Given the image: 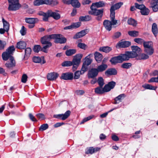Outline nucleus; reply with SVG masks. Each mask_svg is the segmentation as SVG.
<instances>
[{
    "instance_id": "obj_7",
    "label": "nucleus",
    "mask_w": 158,
    "mask_h": 158,
    "mask_svg": "<svg viewBox=\"0 0 158 158\" xmlns=\"http://www.w3.org/2000/svg\"><path fill=\"white\" fill-rule=\"evenodd\" d=\"M62 35L60 34H54L53 39L56 43L62 44L66 42L67 40L65 37H62Z\"/></svg>"
},
{
    "instance_id": "obj_26",
    "label": "nucleus",
    "mask_w": 158,
    "mask_h": 158,
    "mask_svg": "<svg viewBox=\"0 0 158 158\" xmlns=\"http://www.w3.org/2000/svg\"><path fill=\"white\" fill-rule=\"evenodd\" d=\"M120 58H121L122 62L124 61H127L129 60V56L128 53V51L125 52L124 54H121L119 55Z\"/></svg>"
},
{
    "instance_id": "obj_2",
    "label": "nucleus",
    "mask_w": 158,
    "mask_h": 158,
    "mask_svg": "<svg viewBox=\"0 0 158 158\" xmlns=\"http://www.w3.org/2000/svg\"><path fill=\"white\" fill-rule=\"evenodd\" d=\"M82 57L83 54L81 53L77 54L74 56L72 61H65L62 63L61 65L64 67L69 66L73 65V71H75L79 65Z\"/></svg>"
},
{
    "instance_id": "obj_10",
    "label": "nucleus",
    "mask_w": 158,
    "mask_h": 158,
    "mask_svg": "<svg viewBox=\"0 0 158 158\" xmlns=\"http://www.w3.org/2000/svg\"><path fill=\"white\" fill-rule=\"evenodd\" d=\"M116 84V82L113 81L109 82L104 86V89L106 92H108L114 87Z\"/></svg>"
},
{
    "instance_id": "obj_36",
    "label": "nucleus",
    "mask_w": 158,
    "mask_h": 158,
    "mask_svg": "<svg viewBox=\"0 0 158 158\" xmlns=\"http://www.w3.org/2000/svg\"><path fill=\"white\" fill-rule=\"evenodd\" d=\"M2 21L3 25L4 28L5 29L6 32L8 31L9 28V24L4 18L2 19Z\"/></svg>"
},
{
    "instance_id": "obj_63",
    "label": "nucleus",
    "mask_w": 158,
    "mask_h": 158,
    "mask_svg": "<svg viewBox=\"0 0 158 158\" xmlns=\"http://www.w3.org/2000/svg\"><path fill=\"white\" fill-rule=\"evenodd\" d=\"M26 29L24 26L22 27L20 31V32L22 35H24L26 34Z\"/></svg>"
},
{
    "instance_id": "obj_62",
    "label": "nucleus",
    "mask_w": 158,
    "mask_h": 158,
    "mask_svg": "<svg viewBox=\"0 0 158 158\" xmlns=\"http://www.w3.org/2000/svg\"><path fill=\"white\" fill-rule=\"evenodd\" d=\"M27 76L26 74H23L22 76L21 81L22 82L25 83L26 82Z\"/></svg>"
},
{
    "instance_id": "obj_13",
    "label": "nucleus",
    "mask_w": 158,
    "mask_h": 158,
    "mask_svg": "<svg viewBox=\"0 0 158 158\" xmlns=\"http://www.w3.org/2000/svg\"><path fill=\"white\" fill-rule=\"evenodd\" d=\"M33 61L35 63H40L41 64L46 63V61L44 56L39 57L35 56L33 58Z\"/></svg>"
},
{
    "instance_id": "obj_27",
    "label": "nucleus",
    "mask_w": 158,
    "mask_h": 158,
    "mask_svg": "<svg viewBox=\"0 0 158 158\" xmlns=\"http://www.w3.org/2000/svg\"><path fill=\"white\" fill-rule=\"evenodd\" d=\"M94 56L95 60L98 63L101 62L103 58L102 55L101 53L97 52L95 53Z\"/></svg>"
},
{
    "instance_id": "obj_32",
    "label": "nucleus",
    "mask_w": 158,
    "mask_h": 158,
    "mask_svg": "<svg viewBox=\"0 0 158 158\" xmlns=\"http://www.w3.org/2000/svg\"><path fill=\"white\" fill-rule=\"evenodd\" d=\"M90 54L89 55L85 58V61L83 63L86 66L90 65L92 62V60L90 58Z\"/></svg>"
},
{
    "instance_id": "obj_30",
    "label": "nucleus",
    "mask_w": 158,
    "mask_h": 158,
    "mask_svg": "<svg viewBox=\"0 0 158 158\" xmlns=\"http://www.w3.org/2000/svg\"><path fill=\"white\" fill-rule=\"evenodd\" d=\"M152 30L153 33L156 36L158 33V29L157 24L155 23H153L152 26Z\"/></svg>"
},
{
    "instance_id": "obj_49",
    "label": "nucleus",
    "mask_w": 158,
    "mask_h": 158,
    "mask_svg": "<svg viewBox=\"0 0 158 158\" xmlns=\"http://www.w3.org/2000/svg\"><path fill=\"white\" fill-rule=\"evenodd\" d=\"M81 71H77L74 73V79H78L79 78L80 75L82 74Z\"/></svg>"
},
{
    "instance_id": "obj_56",
    "label": "nucleus",
    "mask_w": 158,
    "mask_h": 158,
    "mask_svg": "<svg viewBox=\"0 0 158 158\" xmlns=\"http://www.w3.org/2000/svg\"><path fill=\"white\" fill-rule=\"evenodd\" d=\"M131 65L130 63H124L122 65L121 67L123 68L128 69L131 67Z\"/></svg>"
},
{
    "instance_id": "obj_4",
    "label": "nucleus",
    "mask_w": 158,
    "mask_h": 158,
    "mask_svg": "<svg viewBox=\"0 0 158 158\" xmlns=\"http://www.w3.org/2000/svg\"><path fill=\"white\" fill-rule=\"evenodd\" d=\"M9 5V10L15 11L19 10L21 6L19 3V0H8Z\"/></svg>"
},
{
    "instance_id": "obj_15",
    "label": "nucleus",
    "mask_w": 158,
    "mask_h": 158,
    "mask_svg": "<svg viewBox=\"0 0 158 158\" xmlns=\"http://www.w3.org/2000/svg\"><path fill=\"white\" fill-rule=\"evenodd\" d=\"M48 13L50 17H52L55 20H58L60 18V16L59 14L53 12L51 10H48Z\"/></svg>"
},
{
    "instance_id": "obj_23",
    "label": "nucleus",
    "mask_w": 158,
    "mask_h": 158,
    "mask_svg": "<svg viewBox=\"0 0 158 158\" xmlns=\"http://www.w3.org/2000/svg\"><path fill=\"white\" fill-rule=\"evenodd\" d=\"M26 43L23 41H20L18 42L16 44V47L18 49H24L26 47Z\"/></svg>"
},
{
    "instance_id": "obj_33",
    "label": "nucleus",
    "mask_w": 158,
    "mask_h": 158,
    "mask_svg": "<svg viewBox=\"0 0 158 158\" xmlns=\"http://www.w3.org/2000/svg\"><path fill=\"white\" fill-rule=\"evenodd\" d=\"M70 4L75 8H79L81 6L80 3L77 0H71Z\"/></svg>"
},
{
    "instance_id": "obj_5",
    "label": "nucleus",
    "mask_w": 158,
    "mask_h": 158,
    "mask_svg": "<svg viewBox=\"0 0 158 158\" xmlns=\"http://www.w3.org/2000/svg\"><path fill=\"white\" fill-rule=\"evenodd\" d=\"M110 17L111 21L106 20L104 21L103 23V24L105 28L108 31H110L112 29V25H115L117 23V20H115V19H112L111 17V15H110Z\"/></svg>"
},
{
    "instance_id": "obj_21",
    "label": "nucleus",
    "mask_w": 158,
    "mask_h": 158,
    "mask_svg": "<svg viewBox=\"0 0 158 158\" xmlns=\"http://www.w3.org/2000/svg\"><path fill=\"white\" fill-rule=\"evenodd\" d=\"M106 3L103 1H99L98 2H96L92 3L91 6L97 8H101L105 6Z\"/></svg>"
},
{
    "instance_id": "obj_18",
    "label": "nucleus",
    "mask_w": 158,
    "mask_h": 158,
    "mask_svg": "<svg viewBox=\"0 0 158 158\" xmlns=\"http://www.w3.org/2000/svg\"><path fill=\"white\" fill-rule=\"evenodd\" d=\"M110 61L113 64H115L118 63H122V61H121V58H120L119 55L112 57L110 60Z\"/></svg>"
},
{
    "instance_id": "obj_41",
    "label": "nucleus",
    "mask_w": 158,
    "mask_h": 158,
    "mask_svg": "<svg viewBox=\"0 0 158 158\" xmlns=\"http://www.w3.org/2000/svg\"><path fill=\"white\" fill-rule=\"evenodd\" d=\"M142 87L146 89L150 90H156V87L152 86L148 84H145L142 85Z\"/></svg>"
},
{
    "instance_id": "obj_9",
    "label": "nucleus",
    "mask_w": 158,
    "mask_h": 158,
    "mask_svg": "<svg viewBox=\"0 0 158 158\" xmlns=\"http://www.w3.org/2000/svg\"><path fill=\"white\" fill-rule=\"evenodd\" d=\"M70 113L71 112L70 110H68L64 114L54 115L53 117L55 118L64 120L68 118L70 115Z\"/></svg>"
},
{
    "instance_id": "obj_31",
    "label": "nucleus",
    "mask_w": 158,
    "mask_h": 158,
    "mask_svg": "<svg viewBox=\"0 0 158 158\" xmlns=\"http://www.w3.org/2000/svg\"><path fill=\"white\" fill-rule=\"evenodd\" d=\"M91 16L89 15L80 16L79 18V20L80 21H87L91 20Z\"/></svg>"
},
{
    "instance_id": "obj_19",
    "label": "nucleus",
    "mask_w": 158,
    "mask_h": 158,
    "mask_svg": "<svg viewBox=\"0 0 158 158\" xmlns=\"http://www.w3.org/2000/svg\"><path fill=\"white\" fill-rule=\"evenodd\" d=\"M126 97V95L124 94H121L116 97L114 99V104H117L121 102L122 100Z\"/></svg>"
},
{
    "instance_id": "obj_37",
    "label": "nucleus",
    "mask_w": 158,
    "mask_h": 158,
    "mask_svg": "<svg viewBox=\"0 0 158 158\" xmlns=\"http://www.w3.org/2000/svg\"><path fill=\"white\" fill-rule=\"evenodd\" d=\"M144 51L149 55H152L154 52V49L153 47L150 48L144 49Z\"/></svg>"
},
{
    "instance_id": "obj_45",
    "label": "nucleus",
    "mask_w": 158,
    "mask_h": 158,
    "mask_svg": "<svg viewBox=\"0 0 158 158\" xmlns=\"http://www.w3.org/2000/svg\"><path fill=\"white\" fill-rule=\"evenodd\" d=\"M35 19H34L33 18H26L25 19V22L28 23H35Z\"/></svg>"
},
{
    "instance_id": "obj_42",
    "label": "nucleus",
    "mask_w": 158,
    "mask_h": 158,
    "mask_svg": "<svg viewBox=\"0 0 158 158\" xmlns=\"http://www.w3.org/2000/svg\"><path fill=\"white\" fill-rule=\"evenodd\" d=\"M128 34L130 36L136 37L138 35L139 32L135 31H128Z\"/></svg>"
},
{
    "instance_id": "obj_61",
    "label": "nucleus",
    "mask_w": 158,
    "mask_h": 158,
    "mask_svg": "<svg viewBox=\"0 0 158 158\" xmlns=\"http://www.w3.org/2000/svg\"><path fill=\"white\" fill-rule=\"evenodd\" d=\"M81 23L80 22L73 23L72 24L73 29L79 27L81 26Z\"/></svg>"
},
{
    "instance_id": "obj_17",
    "label": "nucleus",
    "mask_w": 158,
    "mask_h": 158,
    "mask_svg": "<svg viewBox=\"0 0 158 158\" xmlns=\"http://www.w3.org/2000/svg\"><path fill=\"white\" fill-rule=\"evenodd\" d=\"M58 76V74L57 73L52 72L48 73L47 76V78L48 80L53 81L56 80Z\"/></svg>"
},
{
    "instance_id": "obj_50",
    "label": "nucleus",
    "mask_w": 158,
    "mask_h": 158,
    "mask_svg": "<svg viewBox=\"0 0 158 158\" xmlns=\"http://www.w3.org/2000/svg\"><path fill=\"white\" fill-rule=\"evenodd\" d=\"M77 46L78 48L84 50L87 47L86 45L84 43H78Z\"/></svg>"
},
{
    "instance_id": "obj_51",
    "label": "nucleus",
    "mask_w": 158,
    "mask_h": 158,
    "mask_svg": "<svg viewBox=\"0 0 158 158\" xmlns=\"http://www.w3.org/2000/svg\"><path fill=\"white\" fill-rule=\"evenodd\" d=\"M135 7L138 9H139L141 10L143 8L145 7V6L143 4L139 5L137 3H135Z\"/></svg>"
},
{
    "instance_id": "obj_43",
    "label": "nucleus",
    "mask_w": 158,
    "mask_h": 158,
    "mask_svg": "<svg viewBox=\"0 0 158 158\" xmlns=\"http://www.w3.org/2000/svg\"><path fill=\"white\" fill-rule=\"evenodd\" d=\"M35 6H39L44 4V0H35L33 2Z\"/></svg>"
},
{
    "instance_id": "obj_44",
    "label": "nucleus",
    "mask_w": 158,
    "mask_h": 158,
    "mask_svg": "<svg viewBox=\"0 0 158 158\" xmlns=\"http://www.w3.org/2000/svg\"><path fill=\"white\" fill-rule=\"evenodd\" d=\"M128 53L129 56V59L133 58L136 57L138 54L137 53L135 52L134 51L128 52Z\"/></svg>"
},
{
    "instance_id": "obj_39",
    "label": "nucleus",
    "mask_w": 158,
    "mask_h": 158,
    "mask_svg": "<svg viewBox=\"0 0 158 158\" xmlns=\"http://www.w3.org/2000/svg\"><path fill=\"white\" fill-rule=\"evenodd\" d=\"M31 49L29 48H27L25 49V54L24 58L27 59L31 53Z\"/></svg>"
},
{
    "instance_id": "obj_40",
    "label": "nucleus",
    "mask_w": 158,
    "mask_h": 158,
    "mask_svg": "<svg viewBox=\"0 0 158 158\" xmlns=\"http://www.w3.org/2000/svg\"><path fill=\"white\" fill-rule=\"evenodd\" d=\"M127 23L129 25H132L133 26H136L137 24L136 21L134 19L131 18L128 20Z\"/></svg>"
},
{
    "instance_id": "obj_6",
    "label": "nucleus",
    "mask_w": 158,
    "mask_h": 158,
    "mask_svg": "<svg viewBox=\"0 0 158 158\" xmlns=\"http://www.w3.org/2000/svg\"><path fill=\"white\" fill-rule=\"evenodd\" d=\"M123 4V3L122 2H119L111 6L110 9V15H111V18L113 19H115V10L119 9Z\"/></svg>"
},
{
    "instance_id": "obj_48",
    "label": "nucleus",
    "mask_w": 158,
    "mask_h": 158,
    "mask_svg": "<svg viewBox=\"0 0 158 158\" xmlns=\"http://www.w3.org/2000/svg\"><path fill=\"white\" fill-rule=\"evenodd\" d=\"M121 35V33L120 32L117 31L115 32L113 35L112 36V38L113 39H116L120 37Z\"/></svg>"
},
{
    "instance_id": "obj_8",
    "label": "nucleus",
    "mask_w": 158,
    "mask_h": 158,
    "mask_svg": "<svg viewBox=\"0 0 158 158\" xmlns=\"http://www.w3.org/2000/svg\"><path fill=\"white\" fill-rule=\"evenodd\" d=\"M54 34L46 35L41 38V43L42 44H52L50 42L51 39H53Z\"/></svg>"
},
{
    "instance_id": "obj_46",
    "label": "nucleus",
    "mask_w": 158,
    "mask_h": 158,
    "mask_svg": "<svg viewBox=\"0 0 158 158\" xmlns=\"http://www.w3.org/2000/svg\"><path fill=\"white\" fill-rule=\"evenodd\" d=\"M97 82L100 86L102 87L105 84L104 79L101 77H99L98 78Z\"/></svg>"
},
{
    "instance_id": "obj_14",
    "label": "nucleus",
    "mask_w": 158,
    "mask_h": 158,
    "mask_svg": "<svg viewBox=\"0 0 158 158\" xmlns=\"http://www.w3.org/2000/svg\"><path fill=\"white\" fill-rule=\"evenodd\" d=\"M88 32V30L86 29L77 32L73 37V39H77L82 37L85 35Z\"/></svg>"
},
{
    "instance_id": "obj_11",
    "label": "nucleus",
    "mask_w": 158,
    "mask_h": 158,
    "mask_svg": "<svg viewBox=\"0 0 158 158\" xmlns=\"http://www.w3.org/2000/svg\"><path fill=\"white\" fill-rule=\"evenodd\" d=\"M98 72L96 68H92L89 71L88 74L89 78H93L96 77L98 75Z\"/></svg>"
},
{
    "instance_id": "obj_38",
    "label": "nucleus",
    "mask_w": 158,
    "mask_h": 158,
    "mask_svg": "<svg viewBox=\"0 0 158 158\" xmlns=\"http://www.w3.org/2000/svg\"><path fill=\"white\" fill-rule=\"evenodd\" d=\"M140 12L143 15H147L149 14L150 10L148 8L145 6L144 8L140 11Z\"/></svg>"
},
{
    "instance_id": "obj_25",
    "label": "nucleus",
    "mask_w": 158,
    "mask_h": 158,
    "mask_svg": "<svg viewBox=\"0 0 158 158\" xmlns=\"http://www.w3.org/2000/svg\"><path fill=\"white\" fill-rule=\"evenodd\" d=\"M102 86L98 87L95 89V92L97 94H104L105 92H106L105 89H104V87H102Z\"/></svg>"
},
{
    "instance_id": "obj_53",
    "label": "nucleus",
    "mask_w": 158,
    "mask_h": 158,
    "mask_svg": "<svg viewBox=\"0 0 158 158\" xmlns=\"http://www.w3.org/2000/svg\"><path fill=\"white\" fill-rule=\"evenodd\" d=\"M6 44V43L5 41L0 40V50H3Z\"/></svg>"
},
{
    "instance_id": "obj_24",
    "label": "nucleus",
    "mask_w": 158,
    "mask_h": 158,
    "mask_svg": "<svg viewBox=\"0 0 158 158\" xmlns=\"http://www.w3.org/2000/svg\"><path fill=\"white\" fill-rule=\"evenodd\" d=\"M107 65L106 64H102L98 66L96 69L98 73L102 72L105 70L107 68Z\"/></svg>"
},
{
    "instance_id": "obj_16",
    "label": "nucleus",
    "mask_w": 158,
    "mask_h": 158,
    "mask_svg": "<svg viewBox=\"0 0 158 158\" xmlns=\"http://www.w3.org/2000/svg\"><path fill=\"white\" fill-rule=\"evenodd\" d=\"M61 78L64 80H71L73 78V74L71 73H63Z\"/></svg>"
},
{
    "instance_id": "obj_60",
    "label": "nucleus",
    "mask_w": 158,
    "mask_h": 158,
    "mask_svg": "<svg viewBox=\"0 0 158 158\" xmlns=\"http://www.w3.org/2000/svg\"><path fill=\"white\" fill-rule=\"evenodd\" d=\"M87 66L85 65V64H84L83 63L82 67L81 69V71L82 74H84V73L86 72L87 69Z\"/></svg>"
},
{
    "instance_id": "obj_35",
    "label": "nucleus",
    "mask_w": 158,
    "mask_h": 158,
    "mask_svg": "<svg viewBox=\"0 0 158 158\" xmlns=\"http://www.w3.org/2000/svg\"><path fill=\"white\" fill-rule=\"evenodd\" d=\"M77 50L75 49H69L66 51L65 54L67 56H71L75 54Z\"/></svg>"
},
{
    "instance_id": "obj_29",
    "label": "nucleus",
    "mask_w": 158,
    "mask_h": 158,
    "mask_svg": "<svg viewBox=\"0 0 158 158\" xmlns=\"http://www.w3.org/2000/svg\"><path fill=\"white\" fill-rule=\"evenodd\" d=\"M112 48L109 46L101 47L99 48V51L105 53H108L112 50Z\"/></svg>"
},
{
    "instance_id": "obj_3",
    "label": "nucleus",
    "mask_w": 158,
    "mask_h": 158,
    "mask_svg": "<svg viewBox=\"0 0 158 158\" xmlns=\"http://www.w3.org/2000/svg\"><path fill=\"white\" fill-rule=\"evenodd\" d=\"M91 10L89 11V14L90 15L97 16L96 18V20L98 21H101L102 20L104 12V9H97L93 6H90Z\"/></svg>"
},
{
    "instance_id": "obj_64",
    "label": "nucleus",
    "mask_w": 158,
    "mask_h": 158,
    "mask_svg": "<svg viewBox=\"0 0 158 158\" xmlns=\"http://www.w3.org/2000/svg\"><path fill=\"white\" fill-rule=\"evenodd\" d=\"M158 3V0H152L151 2V7L152 8L156 5H157Z\"/></svg>"
},
{
    "instance_id": "obj_34",
    "label": "nucleus",
    "mask_w": 158,
    "mask_h": 158,
    "mask_svg": "<svg viewBox=\"0 0 158 158\" xmlns=\"http://www.w3.org/2000/svg\"><path fill=\"white\" fill-rule=\"evenodd\" d=\"M143 46L144 49H146L148 48H150L153 47V44L152 41H145L143 42Z\"/></svg>"
},
{
    "instance_id": "obj_47",
    "label": "nucleus",
    "mask_w": 158,
    "mask_h": 158,
    "mask_svg": "<svg viewBox=\"0 0 158 158\" xmlns=\"http://www.w3.org/2000/svg\"><path fill=\"white\" fill-rule=\"evenodd\" d=\"M131 48L133 51H134L137 54L139 53L141 51V49L137 46H131Z\"/></svg>"
},
{
    "instance_id": "obj_28",
    "label": "nucleus",
    "mask_w": 158,
    "mask_h": 158,
    "mask_svg": "<svg viewBox=\"0 0 158 158\" xmlns=\"http://www.w3.org/2000/svg\"><path fill=\"white\" fill-rule=\"evenodd\" d=\"M117 73L116 70L114 69H110L107 70L105 72L106 75H115Z\"/></svg>"
},
{
    "instance_id": "obj_1",
    "label": "nucleus",
    "mask_w": 158,
    "mask_h": 158,
    "mask_svg": "<svg viewBox=\"0 0 158 158\" xmlns=\"http://www.w3.org/2000/svg\"><path fill=\"white\" fill-rule=\"evenodd\" d=\"M15 50L14 46H11L9 47L6 51L3 52L2 54V58L4 60L6 61L9 59L10 60V62L7 63L5 64L6 66L8 68L10 69L15 65V61L12 56Z\"/></svg>"
},
{
    "instance_id": "obj_59",
    "label": "nucleus",
    "mask_w": 158,
    "mask_h": 158,
    "mask_svg": "<svg viewBox=\"0 0 158 158\" xmlns=\"http://www.w3.org/2000/svg\"><path fill=\"white\" fill-rule=\"evenodd\" d=\"M59 3L57 0H51L50 6H56Z\"/></svg>"
},
{
    "instance_id": "obj_57",
    "label": "nucleus",
    "mask_w": 158,
    "mask_h": 158,
    "mask_svg": "<svg viewBox=\"0 0 158 158\" xmlns=\"http://www.w3.org/2000/svg\"><path fill=\"white\" fill-rule=\"evenodd\" d=\"M94 117V115H90V116H89L87 117V118H84L82 120V121L81 122V124H83L85 122L92 118Z\"/></svg>"
},
{
    "instance_id": "obj_52",
    "label": "nucleus",
    "mask_w": 158,
    "mask_h": 158,
    "mask_svg": "<svg viewBox=\"0 0 158 158\" xmlns=\"http://www.w3.org/2000/svg\"><path fill=\"white\" fill-rule=\"evenodd\" d=\"M134 40L135 42L140 44H142V43L143 44V42H145L143 39L140 38H135L134 39Z\"/></svg>"
},
{
    "instance_id": "obj_12",
    "label": "nucleus",
    "mask_w": 158,
    "mask_h": 158,
    "mask_svg": "<svg viewBox=\"0 0 158 158\" xmlns=\"http://www.w3.org/2000/svg\"><path fill=\"white\" fill-rule=\"evenodd\" d=\"M131 44L130 41H124L119 42L116 45V48H125L129 46Z\"/></svg>"
},
{
    "instance_id": "obj_22",
    "label": "nucleus",
    "mask_w": 158,
    "mask_h": 158,
    "mask_svg": "<svg viewBox=\"0 0 158 158\" xmlns=\"http://www.w3.org/2000/svg\"><path fill=\"white\" fill-rule=\"evenodd\" d=\"M100 148H94L93 147H90L86 151V154H92L94 152L98 151Z\"/></svg>"
},
{
    "instance_id": "obj_54",
    "label": "nucleus",
    "mask_w": 158,
    "mask_h": 158,
    "mask_svg": "<svg viewBox=\"0 0 158 158\" xmlns=\"http://www.w3.org/2000/svg\"><path fill=\"white\" fill-rule=\"evenodd\" d=\"M41 50V47L40 45H36L34 46L33 50L35 52L38 53Z\"/></svg>"
},
{
    "instance_id": "obj_58",
    "label": "nucleus",
    "mask_w": 158,
    "mask_h": 158,
    "mask_svg": "<svg viewBox=\"0 0 158 158\" xmlns=\"http://www.w3.org/2000/svg\"><path fill=\"white\" fill-rule=\"evenodd\" d=\"M139 57L141 59L146 60L149 58L148 56L144 53H142L139 55Z\"/></svg>"
},
{
    "instance_id": "obj_55",
    "label": "nucleus",
    "mask_w": 158,
    "mask_h": 158,
    "mask_svg": "<svg viewBox=\"0 0 158 158\" xmlns=\"http://www.w3.org/2000/svg\"><path fill=\"white\" fill-rule=\"evenodd\" d=\"M48 126L47 124H44L41 125L40 128V130L44 131L48 128Z\"/></svg>"
},
{
    "instance_id": "obj_20",
    "label": "nucleus",
    "mask_w": 158,
    "mask_h": 158,
    "mask_svg": "<svg viewBox=\"0 0 158 158\" xmlns=\"http://www.w3.org/2000/svg\"><path fill=\"white\" fill-rule=\"evenodd\" d=\"M38 15L43 16V20L44 21H48V18L50 17L48 13V11L47 13H44L42 11H40L38 13Z\"/></svg>"
}]
</instances>
